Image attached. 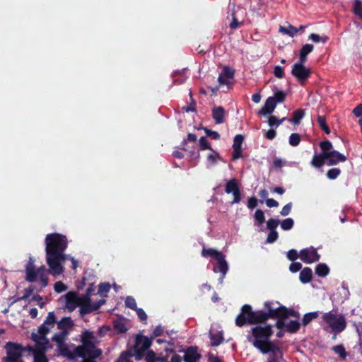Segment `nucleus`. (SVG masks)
<instances>
[{"mask_svg":"<svg viewBox=\"0 0 362 362\" xmlns=\"http://www.w3.org/2000/svg\"><path fill=\"white\" fill-rule=\"evenodd\" d=\"M46 260L54 276L63 273L62 263L67 259V255L64 252L67 248L68 243L66 236L59 233H50L45 238Z\"/></svg>","mask_w":362,"mask_h":362,"instance_id":"1","label":"nucleus"},{"mask_svg":"<svg viewBox=\"0 0 362 362\" xmlns=\"http://www.w3.org/2000/svg\"><path fill=\"white\" fill-rule=\"evenodd\" d=\"M95 337L93 332L85 330L81 334L82 344L78 346L75 352L81 358H98L102 355V350L95 347Z\"/></svg>","mask_w":362,"mask_h":362,"instance_id":"2","label":"nucleus"},{"mask_svg":"<svg viewBox=\"0 0 362 362\" xmlns=\"http://www.w3.org/2000/svg\"><path fill=\"white\" fill-rule=\"evenodd\" d=\"M274 334L272 326L269 324L257 325L251 329L250 334L247 335V340L257 349H260Z\"/></svg>","mask_w":362,"mask_h":362,"instance_id":"3","label":"nucleus"},{"mask_svg":"<svg viewBox=\"0 0 362 362\" xmlns=\"http://www.w3.org/2000/svg\"><path fill=\"white\" fill-rule=\"evenodd\" d=\"M322 319L326 322L332 330L336 333H340L344 331L346 327L345 317L340 315L337 317L332 311L325 313Z\"/></svg>","mask_w":362,"mask_h":362,"instance_id":"4","label":"nucleus"},{"mask_svg":"<svg viewBox=\"0 0 362 362\" xmlns=\"http://www.w3.org/2000/svg\"><path fill=\"white\" fill-rule=\"evenodd\" d=\"M253 315L254 313L251 305L248 304L243 305L240 309V313L235 318V325L242 327L247 324L252 325Z\"/></svg>","mask_w":362,"mask_h":362,"instance_id":"5","label":"nucleus"},{"mask_svg":"<svg viewBox=\"0 0 362 362\" xmlns=\"http://www.w3.org/2000/svg\"><path fill=\"white\" fill-rule=\"evenodd\" d=\"M291 74L298 81L301 86H304L311 75V71L304 65L293 64L291 69Z\"/></svg>","mask_w":362,"mask_h":362,"instance_id":"6","label":"nucleus"},{"mask_svg":"<svg viewBox=\"0 0 362 362\" xmlns=\"http://www.w3.org/2000/svg\"><path fill=\"white\" fill-rule=\"evenodd\" d=\"M32 339L35 342V348L28 346V350L33 354H45L49 348V341L48 339L39 338L38 334L32 333Z\"/></svg>","mask_w":362,"mask_h":362,"instance_id":"7","label":"nucleus"},{"mask_svg":"<svg viewBox=\"0 0 362 362\" xmlns=\"http://www.w3.org/2000/svg\"><path fill=\"white\" fill-rule=\"evenodd\" d=\"M225 192L227 194H232L233 199L232 204H237L241 201V194L238 182L235 178L227 181L225 186Z\"/></svg>","mask_w":362,"mask_h":362,"instance_id":"8","label":"nucleus"},{"mask_svg":"<svg viewBox=\"0 0 362 362\" xmlns=\"http://www.w3.org/2000/svg\"><path fill=\"white\" fill-rule=\"evenodd\" d=\"M300 259L306 263L311 264L320 260V255L317 253V250L313 247H310L301 250L299 252Z\"/></svg>","mask_w":362,"mask_h":362,"instance_id":"9","label":"nucleus"},{"mask_svg":"<svg viewBox=\"0 0 362 362\" xmlns=\"http://www.w3.org/2000/svg\"><path fill=\"white\" fill-rule=\"evenodd\" d=\"M6 348L7 349V356L4 359L5 362H17L21 356V345L9 341L6 344Z\"/></svg>","mask_w":362,"mask_h":362,"instance_id":"10","label":"nucleus"},{"mask_svg":"<svg viewBox=\"0 0 362 362\" xmlns=\"http://www.w3.org/2000/svg\"><path fill=\"white\" fill-rule=\"evenodd\" d=\"M41 272H40V267L36 269L34 265L33 260L30 258L28 263L25 267V279L28 282H35L36 281L37 277L40 275Z\"/></svg>","mask_w":362,"mask_h":362,"instance_id":"11","label":"nucleus"},{"mask_svg":"<svg viewBox=\"0 0 362 362\" xmlns=\"http://www.w3.org/2000/svg\"><path fill=\"white\" fill-rule=\"evenodd\" d=\"M244 141V136L242 134H237L233 139L232 158L233 160H238L242 157V144Z\"/></svg>","mask_w":362,"mask_h":362,"instance_id":"12","label":"nucleus"},{"mask_svg":"<svg viewBox=\"0 0 362 362\" xmlns=\"http://www.w3.org/2000/svg\"><path fill=\"white\" fill-rule=\"evenodd\" d=\"M183 351L185 352L183 357L185 362H197L202 357L201 354L198 353V347L196 346H189Z\"/></svg>","mask_w":362,"mask_h":362,"instance_id":"13","label":"nucleus"},{"mask_svg":"<svg viewBox=\"0 0 362 362\" xmlns=\"http://www.w3.org/2000/svg\"><path fill=\"white\" fill-rule=\"evenodd\" d=\"M151 344L152 341L150 337L148 338L143 334H138L136 337L134 346L143 351H148Z\"/></svg>","mask_w":362,"mask_h":362,"instance_id":"14","label":"nucleus"},{"mask_svg":"<svg viewBox=\"0 0 362 362\" xmlns=\"http://www.w3.org/2000/svg\"><path fill=\"white\" fill-rule=\"evenodd\" d=\"M258 350L263 354H279L281 356L282 354L281 347L271 341V339L264 343L263 346L258 349Z\"/></svg>","mask_w":362,"mask_h":362,"instance_id":"15","label":"nucleus"},{"mask_svg":"<svg viewBox=\"0 0 362 362\" xmlns=\"http://www.w3.org/2000/svg\"><path fill=\"white\" fill-rule=\"evenodd\" d=\"M66 297V308L69 312L74 311L77 306H79V297L77 293L73 291L67 293Z\"/></svg>","mask_w":362,"mask_h":362,"instance_id":"16","label":"nucleus"},{"mask_svg":"<svg viewBox=\"0 0 362 362\" xmlns=\"http://www.w3.org/2000/svg\"><path fill=\"white\" fill-rule=\"evenodd\" d=\"M327 156V165L329 166L335 165L340 162L346 160V157L336 150H332Z\"/></svg>","mask_w":362,"mask_h":362,"instance_id":"17","label":"nucleus"},{"mask_svg":"<svg viewBox=\"0 0 362 362\" xmlns=\"http://www.w3.org/2000/svg\"><path fill=\"white\" fill-rule=\"evenodd\" d=\"M217 262L216 267H214V272H221L223 274V276H225L228 270V265L227 262L225 259V256L222 253L216 259H215Z\"/></svg>","mask_w":362,"mask_h":362,"instance_id":"18","label":"nucleus"},{"mask_svg":"<svg viewBox=\"0 0 362 362\" xmlns=\"http://www.w3.org/2000/svg\"><path fill=\"white\" fill-rule=\"evenodd\" d=\"M276 106L274 98L269 97L264 103V105L259 110L258 114L260 115H267L272 114Z\"/></svg>","mask_w":362,"mask_h":362,"instance_id":"19","label":"nucleus"},{"mask_svg":"<svg viewBox=\"0 0 362 362\" xmlns=\"http://www.w3.org/2000/svg\"><path fill=\"white\" fill-rule=\"evenodd\" d=\"M226 116V111L221 106H214L212 109V117L216 124H223Z\"/></svg>","mask_w":362,"mask_h":362,"instance_id":"20","label":"nucleus"},{"mask_svg":"<svg viewBox=\"0 0 362 362\" xmlns=\"http://www.w3.org/2000/svg\"><path fill=\"white\" fill-rule=\"evenodd\" d=\"M327 155L325 153H315L310 162L313 167L320 168L327 163Z\"/></svg>","mask_w":362,"mask_h":362,"instance_id":"21","label":"nucleus"},{"mask_svg":"<svg viewBox=\"0 0 362 362\" xmlns=\"http://www.w3.org/2000/svg\"><path fill=\"white\" fill-rule=\"evenodd\" d=\"M272 305L273 303L269 301H266L264 303V308L267 309L265 313L270 314L268 316L269 319H274L276 315H280L281 313V305L278 308H274Z\"/></svg>","mask_w":362,"mask_h":362,"instance_id":"22","label":"nucleus"},{"mask_svg":"<svg viewBox=\"0 0 362 362\" xmlns=\"http://www.w3.org/2000/svg\"><path fill=\"white\" fill-rule=\"evenodd\" d=\"M253 318H252V325H260L262 323L265 322L267 320H269V315L266 314L265 311L263 310H253Z\"/></svg>","mask_w":362,"mask_h":362,"instance_id":"23","label":"nucleus"},{"mask_svg":"<svg viewBox=\"0 0 362 362\" xmlns=\"http://www.w3.org/2000/svg\"><path fill=\"white\" fill-rule=\"evenodd\" d=\"M313 277V272L312 269L310 267H305L303 268L299 276L300 281L303 284H308L309 283Z\"/></svg>","mask_w":362,"mask_h":362,"instance_id":"24","label":"nucleus"},{"mask_svg":"<svg viewBox=\"0 0 362 362\" xmlns=\"http://www.w3.org/2000/svg\"><path fill=\"white\" fill-rule=\"evenodd\" d=\"M73 325V321L70 317H64L57 323V327L62 331H67Z\"/></svg>","mask_w":362,"mask_h":362,"instance_id":"25","label":"nucleus"},{"mask_svg":"<svg viewBox=\"0 0 362 362\" xmlns=\"http://www.w3.org/2000/svg\"><path fill=\"white\" fill-rule=\"evenodd\" d=\"M209 338L211 341V345L212 346H219L224 340L223 333L217 332V333H210Z\"/></svg>","mask_w":362,"mask_h":362,"instance_id":"26","label":"nucleus"},{"mask_svg":"<svg viewBox=\"0 0 362 362\" xmlns=\"http://www.w3.org/2000/svg\"><path fill=\"white\" fill-rule=\"evenodd\" d=\"M201 254L202 256L205 258L210 257L214 259H216L221 254H222V252L214 248L203 247Z\"/></svg>","mask_w":362,"mask_h":362,"instance_id":"27","label":"nucleus"},{"mask_svg":"<svg viewBox=\"0 0 362 362\" xmlns=\"http://www.w3.org/2000/svg\"><path fill=\"white\" fill-rule=\"evenodd\" d=\"M280 315L281 317H286L287 319L290 316L298 317H299V313L298 312H296L293 308L288 309V308H287L284 305H281V313H280Z\"/></svg>","mask_w":362,"mask_h":362,"instance_id":"28","label":"nucleus"},{"mask_svg":"<svg viewBox=\"0 0 362 362\" xmlns=\"http://www.w3.org/2000/svg\"><path fill=\"white\" fill-rule=\"evenodd\" d=\"M113 328L119 334L126 333L127 327L126 323L122 320H116L113 322Z\"/></svg>","mask_w":362,"mask_h":362,"instance_id":"29","label":"nucleus"},{"mask_svg":"<svg viewBox=\"0 0 362 362\" xmlns=\"http://www.w3.org/2000/svg\"><path fill=\"white\" fill-rule=\"evenodd\" d=\"M40 272H41L38 276L40 278V284L42 288H45L48 285L47 271L45 266H41L40 267Z\"/></svg>","mask_w":362,"mask_h":362,"instance_id":"30","label":"nucleus"},{"mask_svg":"<svg viewBox=\"0 0 362 362\" xmlns=\"http://www.w3.org/2000/svg\"><path fill=\"white\" fill-rule=\"evenodd\" d=\"M329 272V268L324 263L319 264L315 267V273L321 277L326 276Z\"/></svg>","mask_w":362,"mask_h":362,"instance_id":"31","label":"nucleus"},{"mask_svg":"<svg viewBox=\"0 0 362 362\" xmlns=\"http://www.w3.org/2000/svg\"><path fill=\"white\" fill-rule=\"evenodd\" d=\"M304 116L305 110L303 109H298L293 112L291 122L294 124H299Z\"/></svg>","mask_w":362,"mask_h":362,"instance_id":"32","label":"nucleus"},{"mask_svg":"<svg viewBox=\"0 0 362 362\" xmlns=\"http://www.w3.org/2000/svg\"><path fill=\"white\" fill-rule=\"evenodd\" d=\"M300 327V324L298 320H291L288 323H286V331L289 333H296Z\"/></svg>","mask_w":362,"mask_h":362,"instance_id":"33","label":"nucleus"},{"mask_svg":"<svg viewBox=\"0 0 362 362\" xmlns=\"http://www.w3.org/2000/svg\"><path fill=\"white\" fill-rule=\"evenodd\" d=\"M255 225L257 226H262L265 221V216L264 212L261 209H257L255 214Z\"/></svg>","mask_w":362,"mask_h":362,"instance_id":"34","label":"nucleus"},{"mask_svg":"<svg viewBox=\"0 0 362 362\" xmlns=\"http://www.w3.org/2000/svg\"><path fill=\"white\" fill-rule=\"evenodd\" d=\"M190 102L182 107V110L186 112H197V103L195 100L193 98L192 92L189 93Z\"/></svg>","mask_w":362,"mask_h":362,"instance_id":"35","label":"nucleus"},{"mask_svg":"<svg viewBox=\"0 0 362 362\" xmlns=\"http://www.w3.org/2000/svg\"><path fill=\"white\" fill-rule=\"evenodd\" d=\"M317 124L320 127V128L325 132V134H330V129L329 126L327 125L326 122V117L325 116H318L317 118Z\"/></svg>","mask_w":362,"mask_h":362,"instance_id":"36","label":"nucleus"},{"mask_svg":"<svg viewBox=\"0 0 362 362\" xmlns=\"http://www.w3.org/2000/svg\"><path fill=\"white\" fill-rule=\"evenodd\" d=\"M319 316L318 312H310L303 315L302 324L304 326L308 325L311 321L317 318Z\"/></svg>","mask_w":362,"mask_h":362,"instance_id":"37","label":"nucleus"},{"mask_svg":"<svg viewBox=\"0 0 362 362\" xmlns=\"http://www.w3.org/2000/svg\"><path fill=\"white\" fill-rule=\"evenodd\" d=\"M319 146L322 150L321 153H325L326 155H328L330 152L332 151L333 146L332 142L329 140L321 141Z\"/></svg>","mask_w":362,"mask_h":362,"instance_id":"38","label":"nucleus"},{"mask_svg":"<svg viewBox=\"0 0 362 362\" xmlns=\"http://www.w3.org/2000/svg\"><path fill=\"white\" fill-rule=\"evenodd\" d=\"M232 21L230 22L229 27L230 29L235 30L240 28L243 25V21H239L236 11H233L232 14Z\"/></svg>","mask_w":362,"mask_h":362,"instance_id":"39","label":"nucleus"},{"mask_svg":"<svg viewBox=\"0 0 362 362\" xmlns=\"http://www.w3.org/2000/svg\"><path fill=\"white\" fill-rule=\"evenodd\" d=\"M279 31L282 32L285 34L288 35L291 37H293L297 35L298 32V29L294 27L292 25H289L287 28L281 26L279 28Z\"/></svg>","mask_w":362,"mask_h":362,"instance_id":"40","label":"nucleus"},{"mask_svg":"<svg viewBox=\"0 0 362 362\" xmlns=\"http://www.w3.org/2000/svg\"><path fill=\"white\" fill-rule=\"evenodd\" d=\"M353 12L361 20H362V1L355 0L353 6Z\"/></svg>","mask_w":362,"mask_h":362,"instance_id":"41","label":"nucleus"},{"mask_svg":"<svg viewBox=\"0 0 362 362\" xmlns=\"http://www.w3.org/2000/svg\"><path fill=\"white\" fill-rule=\"evenodd\" d=\"M308 39L315 43L320 42H322V43H325L329 40V37L326 35L320 36V35L316 34V33H311L309 35Z\"/></svg>","mask_w":362,"mask_h":362,"instance_id":"42","label":"nucleus"},{"mask_svg":"<svg viewBox=\"0 0 362 362\" xmlns=\"http://www.w3.org/2000/svg\"><path fill=\"white\" fill-rule=\"evenodd\" d=\"M35 288L33 286H30L29 287L26 288L24 290V294L23 296L17 298L16 300H14L13 303L20 301V300H27L34 292Z\"/></svg>","mask_w":362,"mask_h":362,"instance_id":"43","label":"nucleus"},{"mask_svg":"<svg viewBox=\"0 0 362 362\" xmlns=\"http://www.w3.org/2000/svg\"><path fill=\"white\" fill-rule=\"evenodd\" d=\"M67 334V331H62L60 332L55 333L52 337V340L56 341L59 345H62L64 343L65 337Z\"/></svg>","mask_w":362,"mask_h":362,"instance_id":"44","label":"nucleus"},{"mask_svg":"<svg viewBox=\"0 0 362 362\" xmlns=\"http://www.w3.org/2000/svg\"><path fill=\"white\" fill-rule=\"evenodd\" d=\"M110 285L109 283H100L98 286V293L101 296H107V293L110 291Z\"/></svg>","mask_w":362,"mask_h":362,"instance_id":"45","label":"nucleus"},{"mask_svg":"<svg viewBox=\"0 0 362 362\" xmlns=\"http://www.w3.org/2000/svg\"><path fill=\"white\" fill-rule=\"evenodd\" d=\"M132 357V351L127 350L123 351L116 362H133L130 358Z\"/></svg>","mask_w":362,"mask_h":362,"instance_id":"46","label":"nucleus"},{"mask_svg":"<svg viewBox=\"0 0 362 362\" xmlns=\"http://www.w3.org/2000/svg\"><path fill=\"white\" fill-rule=\"evenodd\" d=\"M49 329L50 327L49 326L45 324H42L38 327L37 333L36 334H38L39 338L47 339L46 335L49 332Z\"/></svg>","mask_w":362,"mask_h":362,"instance_id":"47","label":"nucleus"},{"mask_svg":"<svg viewBox=\"0 0 362 362\" xmlns=\"http://www.w3.org/2000/svg\"><path fill=\"white\" fill-rule=\"evenodd\" d=\"M294 221L291 218H287L281 222V228L284 230H289L293 228Z\"/></svg>","mask_w":362,"mask_h":362,"instance_id":"48","label":"nucleus"},{"mask_svg":"<svg viewBox=\"0 0 362 362\" xmlns=\"http://www.w3.org/2000/svg\"><path fill=\"white\" fill-rule=\"evenodd\" d=\"M340 173L341 170L339 168H334L327 170L326 175L329 180H333L337 179Z\"/></svg>","mask_w":362,"mask_h":362,"instance_id":"49","label":"nucleus"},{"mask_svg":"<svg viewBox=\"0 0 362 362\" xmlns=\"http://www.w3.org/2000/svg\"><path fill=\"white\" fill-rule=\"evenodd\" d=\"M280 221L279 219L270 218L267 222V228L269 231H276V229L279 226Z\"/></svg>","mask_w":362,"mask_h":362,"instance_id":"50","label":"nucleus"},{"mask_svg":"<svg viewBox=\"0 0 362 362\" xmlns=\"http://www.w3.org/2000/svg\"><path fill=\"white\" fill-rule=\"evenodd\" d=\"M80 307V313L81 315H84L90 313L94 312L93 305L92 303L81 305Z\"/></svg>","mask_w":362,"mask_h":362,"instance_id":"51","label":"nucleus"},{"mask_svg":"<svg viewBox=\"0 0 362 362\" xmlns=\"http://www.w3.org/2000/svg\"><path fill=\"white\" fill-rule=\"evenodd\" d=\"M300 142V136L298 133H292L289 136V144L297 146Z\"/></svg>","mask_w":362,"mask_h":362,"instance_id":"52","label":"nucleus"},{"mask_svg":"<svg viewBox=\"0 0 362 362\" xmlns=\"http://www.w3.org/2000/svg\"><path fill=\"white\" fill-rule=\"evenodd\" d=\"M333 351L339 355L342 358H345L347 356L344 346L342 344L336 345L332 348Z\"/></svg>","mask_w":362,"mask_h":362,"instance_id":"53","label":"nucleus"},{"mask_svg":"<svg viewBox=\"0 0 362 362\" xmlns=\"http://www.w3.org/2000/svg\"><path fill=\"white\" fill-rule=\"evenodd\" d=\"M125 306L133 310L137 309V305L135 299L132 296H127L124 301Z\"/></svg>","mask_w":362,"mask_h":362,"instance_id":"54","label":"nucleus"},{"mask_svg":"<svg viewBox=\"0 0 362 362\" xmlns=\"http://www.w3.org/2000/svg\"><path fill=\"white\" fill-rule=\"evenodd\" d=\"M286 93L283 90H278L276 91L274 96L272 97V98H274V102L276 104L283 103L286 99Z\"/></svg>","mask_w":362,"mask_h":362,"instance_id":"55","label":"nucleus"},{"mask_svg":"<svg viewBox=\"0 0 362 362\" xmlns=\"http://www.w3.org/2000/svg\"><path fill=\"white\" fill-rule=\"evenodd\" d=\"M199 148L201 150H202V151H204V150L213 151L211 146L209 144V141H207V139L205 136H202L199 139Z\"/></svg>","mask_w":362,"mask_h":362,"instance_id":"56","label":"nucleus"},{"mask_svg":"<svg viewBox=\"0 0 362 362\" xmlns=\"http://www.w3.org/2000/svg\"><path fill=\"white\" fill-rule=\"evenodd\" d=\"M56 322V317L54 312H49L44 322L47 326L53 327Z\"/></svg>","mask_w":362,"mask_h":362,"instance_id":"57","label":"nucleus"},{"mask_svg":"<svg viewBox=\"0 0 362 362\" xmlns=\"http://www.w3.org/2000/svg\"><path fill=\"white\" fill-rule=\"evenodd\" d=\"M276 319V322L275 326L279 329H283L286 328V317H283L281 315H276V317L274 318Z\"/></svg>","mask_w":362,"mask_h":362,"instance_id":"58","label":"nucleus"},{"mask_svg":"<svg viewBox=\"0 0 362 362\" xmlns=\"http://www.w3.org/2000/svg\"><path fill=\"white\" fill-rule=\"evenodd\" d=\"M285 120V117L282 118L281 119H278L275 116H270L269 117L268 124L271 127H279L283 121Z\"/></svg>","mask_w":362,"mask_h":362,"instance_id":"59","label":"nucleus"},{"mask_svg":"<svg viewBox=\"0 0 362 362\" xmlns=\"http://www.w3.org/2000/svg\"><path fill=\"white\" fill-rule=\"evenodd\" d=\"M130 350L132 351V356H134L136 361H140L143 358V357L144 356V353L146 352V351L139 350L134 346H133Z\"/></svg>","mask_w":362,"mask_h":362,"instance_id":"60","label":"nucleus"},{"mask_svg":"<svg viewBox=\"0 0 362 362\" xmlns=\"http://www.w3.org/2000/svg\"><path fill=\"white\" fill-rule=\"evenodd\" d=\"M221 74L226 78L231 79L234 77L235 70L228 66H224Z\"/></svg>","mask_w":362,"mask_h":362,"instance_id":"61","label":"nucleus"},{"mask_svg":"<svg viewBox=\"0 0 362 362\" xmlns=\"http://www.w3.org/2000/svg\"><path fill=\"white\" fill-rule=\"evenodd\" d=\"M54 291L59 293L65 291L67 289V286L62 281H57L54 286Z\"/></svg>","mask_w":362,"mask_h":362,"instance_id":"62","label":"nucleus"},{"mask_svg":"<svg viewBox=\"0 0 362 362\" xmlns=\"http://www.w3.org/2000/svg\"><path fill=\"white\" fill-rule=\"evenodd\" d=\"M146 362H156V354L153 350H148L145 357Z\"/></svg>","mask_w":362,"mask_h":362,"instance_id":"63","label":"nucleus"},{"mask_svg":"<svg viewBox=\"0 0 362 362\" xmlns=\"http://www.w3.org/2000/svg\"><path fill=\"white\" fill-rule=\"evenodd\" d=\"M34 362H48V359L45 354H33Z\"/></svg>","mask_w":362,"mask_h":362,"instance_id":"64","label":"nucleus"}]
</instances>
